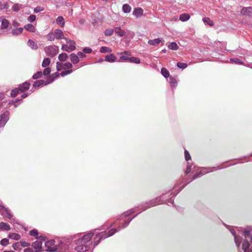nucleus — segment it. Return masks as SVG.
Returning <instances> with one entry per match:
<instances>
[{"instance_id":"f257e3e1","label":"nucleus","mask_w":252,"mask_h":252,"mask_svg":"<svg viewBox=\"0 0 252 252\" xmlns=\"http://www.w3.org/2000/svg\"><path fill=\"white\" fill-rule=\"evenodd\" d=\"M94 230H90L81 237L74 240V250L78 252H86L87 251H93L91 247V240L94 235Z\"/></svg>"},{"instance_id":"f03ea898","label":"nucleus","mask_w":252,"mask_h":252,"mask_svg":"<svg viewBox=\"0 0 252 252\" xmlns=\"http://www.w3.org/2000/svg\"><path fill=\"white\" fill-rule=\"evenodd\" d=\"M176 184L174 185V188L172 189L166 190L164 193H162L159 196H161L162 194H165L164 196L165 199H166V202L163 204H166L168 206L172 205L175 206L174 203V198L182 190V189L186 186V184H183L181 188H179V186L181 185Z\"/></svg>"},{"instance_id":"7ed1b4c3","label":"nucleus","mask_w":252,"mask_h":252,"mask_svg":"<svg viewBox=\"0 0 252 252\" xmlns=\"http://www.w3.org/2000/svg\"><path fill=\"white\" fill-rule=\"evenodd\" d=\"M224 167L221 166H218L217 167H201L199 171H198L197 169H196V167L193 168V166L192 167L191 171H196V172L192 176L191 179L190 180L189 179H186L185 182H186L184 184H186V186L189 183H190L193 180H195L196 179L202 176L203 175L209 173L213 172L215 171L223 169Z\"/></svg>"},{"instance_id":"20e7f679","label":"nucleus","mask_w":252,"mask_h":252,"mask_svg":"<svg viewBox=\"0 0 252 252\" xmlns=\"http://www.w3.org/2000/svg\"><path fill=\"white\" fill-rule=\"evenodd\" d=\"M165 195V194H162L161 196H158L153 199L141 203L138 206L139 211L142 212L152 207L165 203L166 199L164 197Z\"/></svg>"},{"instance_id":"39448f33","label":"nucleus","mask_w":252,"mask_h":252,"mask_svg":"<svg viewBox=\"0 0 252 252\" xmlns=\"http://www.w3.org/2000/svg\"><path fill=\"white\" fill-rule=\"evenodd\" d=\"M74 247L73 238H65L59 242L57 250L59 249L62 252H66L70 249H74Z\"/></svg>"},{"instance_id":"423d86ee","label":"nucleus","mask_w":252,"mask_h":252,"mask_svg":"<svg viewBox=\"0 0 252 252\" xmlns=\"http://www.w3.org/2000/svg\"><path fill=\"white\" fill-rule=\"evenodd\" d=\"M101 229L100 228H98L96 229H92V230L94 231V235L93 241H91L92 248L93 250L101 242V241L105 239L106 238L103 233V231L101 232H96L97 230H100Z\"/></svg>"},{"instance_id":"0eeeda50","label":"nucleus","mask_w":252,"mask_h":252,"mask_svg":"<svg viewBox=\"0 0 252 252\" xmlns=\"http://www.w3.org/2000/svg\"><path fill=\"white\" fill-rule=\"evenodd\" d=\"M0 213L1 216L4 217H7L10 220L11 223H18L16 220L13 218V215L10 213L9 209L2 204H0Z\"/></svg>"},{"instance_id":"6e6552de","label":"nucleus","mask_w":252,"mask_h":252,"mask_svg":"<svg viewBox=\"0 0 252 252\" xmlns=\"http://www.w3.org/2000/svg\"><path fill=\"white\" fill-rule=\"evenodd\" d=\"M184 156L185 158L187 161V168L185 173L186 175H187L191 171L192 167L193 166L194 168L195 167V166L192 162L191 156L189 152L186 149H184Z\"/></svg>"},{"instance_id":"1a4fd4ad","label":"nucleus","mask_w":252,"mask_h":252,"mask_svg":"<svg viewBox=\"0 0 252 252\" xmlns=\"http://www.w3.org/2000/svg\"><path fill=\"white\" fill-rule=\"evenodd\" d=\"M59 51V47L55 45L46 46L44 48V51L46 55L51 57H54L56 56Z\"/></svg>"},{"instance_id":"9d476101","label":"nucleus","mask_w":252,"mask_h":252,"mask_svg":"<svg viewBox=\"0 0 252 252\" xmlns=\"http://www.w3.org/2000/svg\"><path fill=\"white\" fill-rule=\"evenodd\" d=\"M223 225L225 226L227 228H228L233 235L234 238L235 243L238 248H239L240 246V244L242 243V238L241 236L237 235L236 234V231L233 228L230 227V226L225 223H223Z\"/></svg>"},{"instance_id":"9b49d317","label":"nucleus","mask_w":252,"mask_h":252,"mask_svg":"<svg viewBox=\"0 0 252 252\" xmlns=\"http://www.w3.org/2000/svg\"><path fill=\"white\" fill-rule=\"evenodd\" d=\"M10 113L6 111L0 115V128L3 127L9 119Z\"/></svg>"},{"instance_id":"f8f14e48","label":"nucleus","mask_w":252,"mask_h":252,"mask_svg":"<svg viewBox=\"0 0 252 252\" xmlns=\"http://www.w3.org/2000/svg\"><path fill=\"white\" fill-rule=\"evenodd\" d=\"M55 241L54 240H50L47 241L45 242V245L46 247H47V251L50 252H55L57 251V248L53 247V248H49L48 247L50 246H53L55 245Z\"/></svg>"},{"instance_id":"ddd939ff","label":"nucleus","mask_w":252,"mask_h":252,"mask_svg":"<svg viewBox=\"0 0 252 252\" xmlns=\"http://www.w3.org/2000/svg\"><path fill=\"white\" fill-rule=\"evenodd\" d=\"M241 14L245 16H252V7H244L241 10Z\"/></svg>"},{"instance_id":"4468645a","label":"nucleus","mask_w":252,"mask_h":252,"mask_svg":"<svg viewBox=\"0 0 252 252\" xmlns=\"http://www.w3.org/2000/svg\"><path fill=\"white\" fill-rule=\"evenodd\" d=\"M42 242L37 240L32 244V247L35 250V252H41L42 251Z\"/></svg>"},{"instance_id":"2eb2a0df","label":"nucleus","mask_w":252,"mask_h":252,"mask_svg":"<svg viewBox=\"0 0 252 252\" xmlns=\"http://www.w3.org/2000/svg\"><path fill=\"white\" fill-rule=\"evenodd\" d=\"M60 76V73L58 72L54 73L51 75L47 76V83L46 84H51L54 81Z\"/></svg>"},{"instance_id":"dca6fc26","label":"nucleus","mask_w":252,"mask_h":252,"mask_svg":"<svg viewBox=\"0 0 252 252\" xmlns=\"http://www.w3.org/2000/svg\"><path fill=\"white\" fill-rule=\"evenodd\" d=\"M121 230L118 227V228H113L111 229L108 232L106 231H103L105 237L106 238L112 236L114 235L116 232L120 231Z\"/></svg>"},{"instance_id":"f3484780","label":"nucleus","mask_w":252,"mask_h":252,"mask_svg":"<svg viewBox=\"0 0 252 252\" xmlns=\"http://www.w3.org/2000/svg\"><path fill=\"white\" fill-rule=\"evenodd\" d=\"M31 86V84L28 81H26L19 85L18 88L20 92H24L28 90Z\"/></svg>"},{"instance_id":"a211bd4d","label":"nucleus","mask_w":252,"mask_h":252,"mask_svg":"<svg viewBox=\"0 0 252 252\" xmlns=\"http://www.w3.org/2000/svg\"><path fill=\"white\" fill-rule=\"evenodd\" d=\"M164 41V40L162 38L158 37L154 39L149 40L148 43L151 45L157 46L160 43L163 42Z\"/></svg>"},{"instance_id":"6ab92c4d","label":"nucleus","mask_w":252,"mask_h":252,"mask_svg":"<svg viewBox=\"0 0 252 252\" xmlns=\"http://www.w3.org/2000/svg\"><path fill=\"white\" fill-rule=\"evenodd\" d=\"M122 220L123 222L120 223L118 226L120 230L123 229L127 227L130 222L131 221V219H128L126 218H124Z\"/></svg>"},{"instance_id":"aec40b11","label":"nucleus","mask_w":252,"mask_h":252,"mask_svg":"<svg viewBox=\"0 0 252 252\" xmlns=\"http://www.w3.org/2000/svg\"><path fill=\"white\" fill-rule=\"evenodd\" d=\"M104 61L109 63H114L115 62H120V60H117V57L114 54H110L107 55L105 57Z\"/></svg>"},{"instance_id":"412c9836","label":"nucleus","mask_w":252,"mask_h":252,"mask_svg":"<svg viewBox=\"0 0 252 252\" xmlns=\"http://www.w3.org/2000/svg\"><path fill=\"white\" fill-rule=\"evenodd\" d=\"M47 83V80H37L34 82L32 87L33 88H39L40 87H42L43 86H46L48 84H46Z\"/></svg>"},{"instance_id":"4be33fe9","label":"nucleus","mask_w":252,"mask_h":252,"mask_svg":"<svg viewBox=\"0 0 252 252\" xmlns=\"http://www.w3.org/2000/svg\"><path fill=\"white\" fill-rule=\"evenodd\" d=\"M1 19V25L0 29L1 30H7L10 25L9 22L5 18L0 17Z\"/></svg>"},{"instance_id":"5701e85b","label":"nucleus","mask_w":252,"mask_h":252,"mask_svg":"<svg viewBox=\"0 0 252 252\" xmlns=\"http://www.w3.org/2000/svg\"><path fill=\"white\" fill-rule=\"evenodd\" d=\"M132 14L136 18L141 17L143 14V10L141 7L135 8L132 12Z\"/></svg>"},{"instance_id":"b1692460","label":"nucleus","mask_w":252,"mask_h":252,"mask_svg":"<svg viewBox=\"0 0 252 252\" xmlns=\"http://www.w3.org/2000/svg\"><path fill=\"white\" fill-rule=\"evenodd\" d=\"M169 83L170 84V86L171 88V89L173 91L175 89H176L177 86V81L175 77L170 76L169 77Z\"/></svg>"},{"instance_id":"393cba45","label":"nucleus","mask_w":252,"mask_h":252,"mask_svg":"<svg viewBox=\"0 0 252 252\" xmlns=\"http://www.w3.org/2000/svg\"><path fill=\"white\" fill-rule=\"evenodd\" d=\"M54 36L58 39L64 38L63 31L59 29H56L54 31Z\"/></svg>"},{"instance_id":"a878e982","label":"nucleus","mask_w":252,"mask_h":252,"mask_svg":"<svg viewBox=\"0 0 252 252\" xmlns=\"http://www.w3.org/2000/svg\"><path fill=\"white\" fill-rule=\"evenodd\" d=\"M27 45L32 50H36L38 49V46L37 44H36L35 42L32 39H29L27 42Z\"/></svg>"},{"instance_id":"bb28decb","label":"nucleus","mask_w":252,"mask_h":252,"mask_svg":"<svg viewBox=\"0 0 252 252\" xmlns=\"http://www.w3.org/2000/svg\"><path fill=\"white\" fill-rule=\"evenodd\" d=\"M70 61L73 64H75L79 62L78 56L74 53H71L70 55Z\"/></svg>"},{"instance_id":"cd10ccee","label":"nucleus","mask_w":252,"mask_h":252,"mask_svg":"<svg viewBox=\"0 0 252 252\" xmlns=\"http://www.w3.org/2000/svg\"><path fill=\"white\" fill-rule=\"evenodd\" d=\"M0 230L8 231L10 230V226L8 224L2 221L0 223Z\"/></svg>"},{"instance_id":"c85d7f7f","label":"nucleus","mask_w":252,"mask_h":252,"mask_svg":"<svg viewBox=\"0 0 252 252\" xmlns=\"http://www.w3.org/2000/svg\"><path fill=\"white\" fill-rule=\"evenodd\" d=\"M23 31V28H19L16 29H14L11 31V33L14 36H18L20 34H21Z\"/></svg>"},{"instance_id":"c756f323","label":"nucleus","mask_w":252,"mask_h":252,"mask_svg":"<svg viewBox=\"0 0 252 252\" xmlns=\"http://www.w3.org/2000/svg\"><path fill=\"white\" fill-rule=\"evenodd\" d=\"M23 102V100L22 99L17 98L15 100H12L10 101L8 103L9 105H14V106L15 108H16L18 107V104H17V103H19V104H21Z\"/></svg>"},{"instance_id":"7c9ffc66","label":"nucleus","mask_w":252,"mask_h":252,"mask_svg":"<svg viewBox=\"0 0 252 252\" xmlns=\"http://www.w3.org/2000/svg\"><path fill=\"white\" fill-rule=\"evenodd\" d=\"M67 43L70 52L74 51L76 49L75 42L74 41L67 40Z\"/></svg>"},{"instance_id":"2f4dec72","label":"nucleus","mask_w":252,"mask_h":252,"mask_svg":"<svg viewBox=\"0 0 252 252\" xmlns=\"http://www.w3.org/2000/svg\"><path fill=\"white\" fill-rule=\"evenodd\" d=\"M252 231V227L251 226H248L247 228L245 229L243 231V234L245 238L251 237V232Z\"/></svg>"},{"instance_id":"473e14b6","label":"nucleus","mask_w":252,"mask_h":252,"mask_svg":"<svg viewBox=\"0 0 252 252\" xmlns=\"http://www.w3.org/2000/svg\"><path fill=\"white\" fill-rule=\"evenodd\" d=\"M56 23L62 28L64 27L65 22L63 17L62 16H58L56 19Z\"/></svg>"},{"instance_id":"72a5a7b5","label":"nucleus","mask_w":252,"mask_h":252,"mask_svg":"<svg viewBox=\"0 0 252 252\" xmlns=\"http://www.w3.org/2000/svg\"><path fill=\"white\" fill-rule=\"evenodd\" d=\"M123 54L126 55L121 56L120 59L129 61L130 57H129L128 56L130 55V52L129 51H124V52H121L120 53L121 55H122Z\"/></svg>"},{"instance_id":"f704fd0d","label":"nucleus","mask_w":252,"mask_h":252,"mask_svg":"<svg viewBox=\"0 0 252 252\" xmlns=\"http://www.w3.org/2000/svg\"><path fill=\"white\" fill-rule=\"evenodd\" d=\"M190 18V16L187 13H183L179 16V20L182 22H186L189 20Z\"/></svg>"},{"instance_id":"c9c22d12","label":"nucleus","mask_w":252,"mask_h":252,"mask_svg":"<svg viewBox=\"0 0 252 252\" xmlns=\"http://www.w3.org/2000/svg\"><path fill=\"white\" fill-rule=\"evenodd\" d=\"M115 33L120 37L123 36L125 34V32L121 29L120 27H116L114 30Z\"/></svg>"},{"instance_id":"e433bc0d","label":"nucleus","mask_w":252,"mask_h":252,"mask_svg":"<svg viewBox=\"0 0 252 252\" xmlns=\"http://www.w3.org/2000/svg\"><path fill=\"white\" fill-rule=\"evenodd\" d=\"M8 236L9 238L15 240H19L21 238V236L19 234L15 233H9Z\"/></svg>"},{"instance_id":"4c0bfd02","label":"nucleus","mask_w":252,"mask_h":252,"mask_svg":"<svg viewBox=\"0 0 252 252\" xmlns=\"http://www.w3.org/2000/svg\"><path fill=\"white\" fill-rule=\"evenodd\" d=\"M161 73L162 75L165 78H167L170 76L169 71L164 67H162L161 69Z\"/></svg>"},{"instance_id":"58836bf2","label":"nucleus","mask_w":252,"mask_h":252,"mask_svg":"<svg viewBox=\"0 0 252 252\" xmlns=\"http://www.w3.org/2000/svg\"><path fill=\"white\" fill-rule=\"evenodd\" d=\"M242 242V250H249L250 248V243L247 240H243Z\"/></svg>"},{"instance_id":"ea45409f","label":"nucleus","mask_w":252,"mask_h":252,"mask_svg":"<svg viewBox=\"0 0 252 252\" xmlns=\"http://www.w3.org/2000/svg\"><path fill=\"white\" fill-rule=\"evenodd\" d=\"M130 215V211L128 210L124 212L123 213H122L117 219V220H123L124 218H126L128 216H129Z\"/></svg>"},{"instance_id":"a19ab883","label":"nucleus","mask_w":252,"mask_h":252,"mask_svg":"<svg viewBox=\"0 0 252 252\" xmlns=\"http://www.w3.org/2000/svg\"><path fill=\"white\" fill-rule=\"evenodd\" d=\"M123 11L125 13H128L130 12L131 8L128 4H124L122 7Z\"/></svg>"},{"instance_id":"79ce46f5","label":"nucleus","mask_w":252,"mask_h":252,"mask_svg":"<svg viewBox=\"0 0 252 252\" xmlns=\"http://www.w3.org/2000/svg\"><path fill=\"white\" fill-rule=\"evenodd\" d=\"M25 29L30 32H34L35 31V27L31 24H28L25 26Z\"/></svg>"},{"instance_id":"37998d69","label":"nucleus","mask_w":252,"mask_h":252,"mask_svg":"<svg viewBox=\"0 0 252 252\" xmlns=\"http://www.w3.org/2000/svg\"><path fill=\"white\" fill-rule=\"evenodd\" d=\"M169 49L172 50H177L178 49V46L175 42H171L168 46Z\"/></svg>"},{"instance_id":"c03bdc74","label":"nucleus","mask_w":252,"mask_h":252,"mask_svg":"<svg viewBox=\"0 0 252 252\" xmlns=\"http://www.w3.org/2000/svg\"><path fill=\"white\" fill-rule=\"evenodd\" d=\"M20 90L18 88H15L11 90L10 96L11 97H15L19 93Z\"/></svg>"},{"instance_id":"a18cd8bd","label":"nucleus","mask_w":252,"mask_h":252,"mask_svg":"<svg viewBox=\"0 0 252 252\" xmlns=\"http://www.w3.org/2000/svg\"><path fill=\"white\" fill-rule=\"evenodd\" d=\"M203 21L205 24L208 25L210 26L214 25V22L208 17H205L202 19Z\"/></svg>"},{"instance_id":"49530a36","label":"nucleus","mask_w":252,"mask_h":252,"mask_svg":"<svg viewBox=\"0 0 252 252\" xmlns=\"http://www.w3.org/2000/svg\"><path fill=\"white\" fill-rule=\"evenodd\" d=\"M50 62L51 60L49 58H45L42 63V66L43 67H47L50 64Z\"/></svg>"},{"instance_id":"de8ad7c7","label":"nucleus","mask_w":252,"mask_h":252,"mask_svg":"<svg viewBox=\"0 0 252 252\" xmlns=\"http://www.w3.org/2000/svg\"><path fill=\"white\" fill-rule=\"evenodd\" d=\"M230 63H235V64H241V65H242L244 64V63L237 58L230 59Z\"/></svg>"},{"instance_id":"09e8293b","label":"nucleus","mask_w":252,"mask_h":252,"mask_svg":"<svg viewBox=\"0 0 252 252\" xmlns=\"http://www.w3.org/2000/svg\"><path fill=\"white\" fill-rule=\"evenodd\" d=\"M68 58L67 54L63 53L60 54L58 56V59L61 62L65 61Z\"/></svg>"},{"instance_id":"8fccbe9b","label":"nucleus","mask_w":252,"mask_h":252,"mask_svg":"<svg viewBox=\"0 0 252 252\" xmlns=\"http://www.w3.org/2000/svg\"><path fill=\"white\" fill-rule=\"evenodd\" d=\"M31 236L35 237L36 239H38V232L36 229H33L29 232Z\"/></svg>"},{"instance_id":"3c124183","label":"nucleus","mask_w":252,"mask_h":252,"mask_svg":"<svg viewBox=\"0 0 252 252\" xmlns=\"http://www.w3.org/2000/svg\"><path fill=\"white\" fill-rule=\"evenodd\" d=\"M42 72L40 71H38L32 75V79L33 80H36L39 78H40L42 77Z\"/></svg>"},{"instance_id":"603ef678","label":"nucleus","mask_w":252,"mask_h":252,"mask_svg":"<svg viewBox=\"0 0 252 252\" xmlns=\"http://www.w3.org/2000/svg\"><path fill=\"white\" fill-rule=\"evenodd\" d=\"M129 61L132 63L139 64L140 63V60L139 58L134 57H131L129 58Z\"/></svg>"},{"instance_id":"864d4df0","label":"nucleus","mask_w":252,"mask_h":252,"mask_svg":"<svg viewBox=\"0 0 252 252\" xmlns=\"http://www.w3.org/2000/svg\"><path fill=\"white\" fill-rule=\"evenodd\" d=\"M12 247L16 251H19L22 249V247L20 242L14 243L12 245Z\"/></svg>"},{"instance_id":"5fc2aeb1","label":"nucleus","mask_w":252,"mask_h":252,"mask_svg":"<svg viewBox=\"0 0 252 252\" xmlns=\"http://www.w3.org/2000/svg\"><path fill=\"white\" fill-rule=\"evenodd\" d=\"M21 5L18 3H15L12 7V10L14 12H18L20 10Z\"/></svg>"},{"instance_id":"6e6d98bb","label":"nucleus","mask_w":252,"mask_h":252,"mask_svg":"<svg viewBox=\"0 0 252 252\" xmlns=\"http://www.w3.org/2000/svg\"><path fill=\"white\" fill-rule=\"evenodd\" d=\"M111 51V49L106 46H102L100 49V52L102 53H105L107 52H110Z\"/></svg>"},{"instance_id":"4d7b16f0","label":"nucleus","mask_w":252,"mask_h":252,"mask_svg":"<svg viewBox=\"0 0 252 252\" xmlns=\"http://www.w3.org/2000/svg\"><path fill=\"white\" fill-rule=\"evenodd\" d=\"M73 72L72 69H69L66 71H63L60 73V75L62 77H64L66 75L71 74Z\"/></svg>"},{"instance_id":"13d9d810","label":"nucleus","mask_w":252,"mask_h":252,"mask_svg":"<svg viewBox=\"0 0 252 252\" xmlns=\"http://www.w3.org/2000/svg\"><path fill=\"white\" fill-rule=\"evenodd\" d=\"M9 6L7 2H5L4 3H2V2L0 1V9H7L9 8Z\"/></svg>"},{"instance_id":"bf43d9fd","label":"nucleus","mask_w":252,"mask_h":252,"mask_svg":"<svg viewBox=\"0 0 252 252\" xmlns=\"http://www.w3.org/2000/svg\"><path fill=\"white\" fill-rule=\"evenodd\" d=\"M72 64L70 63H66L64 64H63V66L62 68H63V69L65 70L67 69H71V68L72 67Z\"/></svg>"},{"instance_id":"052dcab7","label":"nucleus","mask_w":252,"mask_h":252,"mask_svg":"<svg viewBox=\"0 0 252 252\" xmlns=\"http://www.w3.org/2000/svg\"><path fill=\"white\" fill-rule=\"evenodd\" d=\"M177 66L178 68L183 69L187 67L188 64L186 63L178 62L177 63Z\"/></svg>"},{"instance_id":"680f3d73","label":"nucleus","mask_w":252,"mask_h":252,"mask_svg":"<svg viewBox=\"0 0 252 252\" xmlns=\"http://www.w3.org/2000/svg\"><path fill=\"white\" fill-rule=\"evenodd\" d=\"M114 30L111 29H106L104 32V34L105 36H111L113 34Z\"/></svg>"},{"instance_id":"e2e57ef3","label":"nucleus","mask_w":252,"mask_h":252,"mask_svg":"<svg viewBox=\"0 0 252 252\" xmlns=\"http://www.w3.org/2000/svg\"><path fill=\"white\" fill-rule=\"evenodd\" d=\"M51 71V69L50 67H46L43 72H42V74H43L44 76H48V75H50V73Z\"/></svg>"},{"instance_id":"0e129e2a","label":"nucleus","mask_w":252,"mask_h":252,"mask_svg":"<svg viewBox=\"0 0 252 252\" xmlns=\"http://www.w3.org/2000/svg\"><path fill=\"white\" fill-rule=\"evenodd\" d=\"M9 243V240L7 238L2 239L0 242V244L1 245L3 246H6Z\"/></svg>"},{"instance_id":"69168bd1","label":"nucleus","mask_w":252,"mask_h":252,"mask_svg":"<svg viewBox=\"0 0 252 252\" xmlns=\"http://www.w3.org/2000/svg\"><path fill=\"white\" fill-rule=\"evenodd\" d=\"M83 52L85 54H90L92 52V49L88 47H84L83 49Z\"/></svg>"},{"instance_id":"338daca9","label":"nucleus","mask_w":252,"mask_h":252,"mask_svg":"<svg viewBox=\"0 0 252 252\" xmlns=\"http://www.w3.org/2000/svg\"><path fill=\"white\" fill-rule=\"evenodd\" d=\"M63 66V64L60 62H57L56 63V68L58 71H61L62 69H63L62 68Z\"/></svg>"},{"instance_id":"774afa93","label":"nucleus","mask_w":252,"mask_h":252,"mask_svg":"<svg viewBox=\"0 0 252 252\" xmlns=\"http://www.w3.org/2000/svg\"><path fill=\"white\" fill-rule=\"evenodd\" d=\"M36 20V16L35 15H31L28 18V21L31 23H33Z\"/></svg>"}]
</instances>
